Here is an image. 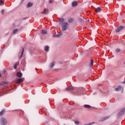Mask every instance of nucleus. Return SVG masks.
Masks as SVG:
<instances>
[{"mask_svg":"<svg viewBox=\"0 0 125 125\" xmlns=\"http://www.w3.org/2000/svg\"><path fill=\"white\" fill-rule=\"evenodd\" d=\"M68 22H64L63 23V25L62 28V31H66L67 29H68Z\"/></svg>","mask_w":125,"mask_h":125,"instance_id":"f257e3e1","label":"nucleus"},{"mask_svg":"<svg viewBox=\"0 0 125 125\" xmlns=\"http://www.w3.org/2000/svg\"><path fill=\"white\" fill-rule=\"evenodd\" d=\"M1 125H5L7 124V122L6 121V119L4 118H2L0 119Z\"/></svg>","mask_w":125,"mask_h":125,"instance_id":"f03ea898","label":"nucleus"},{"mask_svg":"<svg viewBox=\"0 0 125 125\" xmlns=\"http://www.w3.org/2000/svg\"><path fill=\"white\" fill-rule=\"evenodd\" d=\"M120 90H124L122 86H119L118 88H115V91H120Z\"/></svg>","mask_w":125,"mask_h":125,"instance_id":"7ed1b4c3","label":"nucleus"},{"mask_svg":"<svg viewBox=\"0 0 125 125\" xmlns=\"http://www.w3.org/2000/svg\"><path fill=\"white\" fill-rule=\"evenodd\" d=\"M123 29H124V26H120L116 29V31L117 33H119L121 32V30H123Z\"/></svg>","mask_w":125,"mask_h":125,"instance_id":"20e7f679","label":"nucleus"},{"mask_svg":"<svg viewBox=\"0 0 125 125\" xmlns=\"http://www.w3.org/2000/svg\"><path fill=\"white\" fill-rule=\"evenodd\" d=\"M125 109H123L121 110L118 113L119 116H122V115H124V114H125Z\"/></svg>","mask_w":125,"mask_h":125,"instance_id":"39448f33","label":"nucleus"},{"mask_svg":"<svg viewBox=\"0 0 125 125\" xmlns=\"http://www.w3.org/2000/svg\"><path fill=\"white\" fill-rule=\"evenodd\" d=\"M22 82H23V79L22 78H20L17 81L16 83H22Z\"/></svg>","mask_w":125,"mask_h":125,"instance_id":"423d86ee","label":"nucleus"},{"mask_svg":"<svg viewBox=\"0 0 125 125\" xmlns=\"http://www.w3.org/2000/svg\"><path fill=\"white\" fill-rule=\"evenodd\" d=\"M62 35L63 34L61 33L58 35H54V38H60V37H61Z\"/></svg>","mask_w":125,"mask_h":125,"instance_id":"0eeeda50","label":"nucleus"},{"mask_svg":"<svg viewBox=\"0 0 125 125\" xmlns=\"http://www.w3.org/2000/svg\"><path fill=\"white\" fill-rule=\"evenodd\" d=\"M75 88L74 87H68L66 88V90H74Z\"/></svg>","mask_w":125,"mask_h":125,"instance_id":"6e6552de","label":"nucleus"},{"mask_svg":"<svg viewBox=\"0 0 125 125\" xmlns=\"http://www.w3.org/2000/svg\"><path fill=\"white\" fill-rule=\"evenodd\" d=\"M22 73L20 72H18L17 73V76L19 78H21V77H22Z\"/></svg>","mask_w":125,"mask_h":125,"instance_id":"1a4fd4ad","label":"nucleus"},{"mask_svg":"<svg viewBox=\"0 0 125 125\" xmlns=\"http://www.w3.org/2000/svg\"><path fill=\"white\" fill-rule=\"evenodd\" d=\"M83 107H84V108H87V109H90V108H91V106H90V105H88V104H84V105H83Z\"/></svg>","mask_w":125,"mask_h":125,"instance_id":"9d476101","label":"nucleus"},{"mask_svg":"<svg viewBox=\"0 0 125 125\" xmlns=\"http://www.w3.org/2000/svg\"><path fill=\"white\" fill-rule=\"evenodd\" d=\"M41 33L44 35H46V34H47V31L45 30H42L41 31Z\"/></svg>","mask_w":125,"mask_h":125,"instance_id":"9b49d317","label":"nucleus"},{"mask_svg":"<svg viewBox=\"0 0 125 125\" xmlns=\"http://www.w3.org/2000/svg\"><path fill=\"white\" fill-rule=\"evenodd\" d=\"M72 5L73 6V7H75V6H77V5H78V3L77 2H73L72 3Z\"/></svg>","mask_w":125,"mask_h":125,"instance_id":"f8f14e48","label":"nucleus"},{"mask_svg":"<svg viewBox=\"0 0 125 125\" xmlns=\"http://www.w3.org/2000/svg\"><path fill=\"white\" fill-rule=\"evenodd\" d=\"M23 53H24V48H22V51L21 53V56H19V59H21V58H22V56H23Z\"/></svg>","mask_w":125,"mask_h":125,"instance_id":"ddd939ff","label":"nucleus"},{"mask_svg":"<svg viewBox=\"0 0 125 125\" xmlns=\"http://www.w3.org/2000/svg\"><path fill=\"white\" fill-rule=\"evenodd\" d=\"M45 51H49V47L48 46H46L44 48Z\"/></svg>","mask_w":125,"mask_h":125,"instance_id":"4468645a","label":"nucleus"},{"mask_svg":"<svg viewBox=\"0 0 125 125\" xmlns=\"http://www.w3.org/2000/svg\"><path fill=\"white\" fill-rule=\"evenodd\" d=\"M33 6V3H31V2H29L28 4H27V7L29 8V7H31Z\"/></svg>","mask_w":125,"mask_h":125,"instance_id":"2eb2a0df","label":"nucleus"},{"mask_svg":"<svg viewBox=\"0 0 125 125\" xmlns=\"http://www.w3.org/2000/svg\"><path fill=\"white\" fill-rule=\"evenodd\" d=\"M55 65V62H53L51 63V65H50V68H53V67H54Z\"/></svg>","mask_w":125,"mask_h":125,"instance_id":"dca6fc26","label":"nucleus"},{"mask_svg":"<svg viewBox=\"0 0 125 125\" xmlns=\"http://www.w3.org/2000/svg\"><path fill=\"white\" fill-rule=\"evenodd\" d=\"M100 10H101V8L100 7H98L95 9V11L96 12H98L100 11Z\"/></svg>","mask_w":125,"mask_h":125,"instance_id":"f3484780","label":"nucleus"},{"mask_svg":"<svg viewBox=\"0 0 125 125\" xmlns=\"http://www.w3.org/2000/svg\"><path fill=\"white\" fill-rule=\"evenodd\" d=\"M4 112H5V110L4 109H3L0 112V116H2L3 114H4Z\"/></svg>","mask_w":125,"mask_h":125,"instance_id":"a211bd4d","label":"nucleus"},{"mask_svg":"<svg viewBox=\"0 0 125 125\" xmlns=\"http://www.w3.org/2000/svg\"><path fill=\"white\" fill-rule=\"evenodd\" d=\"M74 22V19H70L68 20V23H73Z\"/></svg>","mask_w":125,"mask_h":125,"instance_id":"6ab92c4d","label":"nucleus"},{"mask_svg":"<svg viewBox=\"0 0 125 125\" xmlns=\"http://www.w3.org/2000/svg\"><path fill=\"white\" fill-rule=\"evenodd\" d=\"M18 32V29H16L13 31L12 33L13 34H16Z\"/></svg>","mask_w":125,"mask_h":125,"instance_id":"aec40b11","label":"nucleus"},{"mask_svg":"<svg viewBox=\"0 0 125 125\" xmlns=\"http://www.w3.org/2000/svg\"><path fill=\"white\" fill-rule=\"evenodd\" d=\"M19 65V63H17L14 66V69H17V66Z\"/></svg>","mask_w":125,"mask_h":125,"instance_id":"412c9836","label":"nucleus"},{"mask_svg":"<svg viewBox=\"0 0 125 125\" xmlns=\"http://www.w3.org/2000/svg\"><path fill=\"white\" fill-rule=\"evenodd\" d=\"M104 121H106V120H105V118H104V117L101 118V119L100 120V122H104Z\"/></svg>","mask_w":125,"mask_h":125,"instance_id":"4be33fe9","label":"nucleus"},{"mask_svg":"<svg viewBox=\"0 0 125 125\" xmlns=\"http://www.w3.org/2000/svg\"><path fill=\"white\" fill-rule=\"evenodd\" d=\"M48 9H45V11H44V13L45 14H47V13H48Z\"/></svg>","mask_w":125,"mask_h":125,"instance_id":"5701e85b","label":"nucleus"},{"mask_svg":"<svg viewBox=\"0 0 125 125\" xmlns=\"http://www.w3.org/2000/svg\"><path fill=\"white\" fill-rule=\"evenodd\" d=\"M90 65L93 66V60H91L90 62Z\"/></svg>","mask_w":125,"mask_h":125,"instance_id":"b1692460","label":"nucleus"},{"mask_svg":"<svg viewBox=\"0 0 125 125\" xmlns=\"http://www.w3.org/2000/svg\"><path fill=\"white\" fill-rule=\"evenodd\" d=\"M116 52H121V49H116Z\"/></svg>","mask_w":125,"mask_h":125,"instance_id":"393cba45","label":"nucleus"},{"mask_svg":"<svg viewBox=\"0 0 125 125\" xmlns=\"http://www.w3.org/2000/svg\"><path fill=\"white\" fill-rule=\"evenodd\" d=\"M104 118V119L106 121V120H108V119H109L110 118V116H106V117H105Z\"/></svg>","mask_w":125,"mask_h":125,"instance_id":"a878e982","label":"nucleus"},{"mask_svg":"<svg viewBox=\"0 0 125 125\" xmlns=\"http://www.w3.org/2000/svg\"><path fill=\"white\" fill-rule=\"evenodd\" d=\"M75 124H76V125H79V124H80V122H79V121H75Z\"/></svg>","mask_w":125,"mask_h":125,"instance_id":"bb28decb","label":"nucleus"},{"mask_svg":"<svg viewBox=\"0 0 125 125\" xmlns=\"http://www.w3.org/2000/svg\"><path fill=\"white\" fill-rule=\"evenodd\" d=\"M1 13H2V14H4V9L2 10L1 11Z\"/></svg>","mask_w":125,"mask_h":125,"instance_id":"cd10ccee","label":"nucleus"},{"mask_svg":"<svg viewBox=\"0 0 125 125\" xmlns=\"http://www.w3.org/2000/svg\"><path fill=\"white\" fill-rule=\"evenodd\" d=\"M3 3H3V1H1V0L0 1V5H1V4H3Z\"/></svg>","mask_w":125,"mask_h":125,"instance_id":"c85d7f7f","label":"nucleus"},{"mask_svg":"<svg viewBox=\"0 0 125 125\" xmlns=\"http://www.w3.org/2000/svg\"><path fill=\"white\" fill-rule=\"evenodd\" d=\"M60 21V22H63L64 21V19H61Z\"/></svg>","mask_w":125,"mask_h":125,"instance_id":"c756f323","label":"nucleus"},{"mask_svg":"<svg viewBox=\"0 0 125 125\" xmlns=\"http://www.w3.org/2000/svg\"><path fill=\"white\" fill-rule=\"evenodd\" d=\"M52 1H53V0H49L50 3H52Z\"/></svg>","mask_w":125,"mask_h":125,"instance_id":"7c9ffc66","label":"nucleus"},{"mask_svg":"<svg viewBox=\"0 0 125 125\" xmlns=\"http://www.w3.org/2000/svg\"><path fill=\"white\" fill-rule=\"evenodd\" d=\"M122 83H125V81H123V82H122Z\"/></svg>","mask_w":125,"mask_h":125,"instance_id":"2f4dec72","label":"nucleus"},{"mask_svg":"<svg viewBox=\"0 0 125 125\" xmlns=\"http://www.w3.org/2000/svg\"><path fill=\"white\" fill-rule=\"evenodd\" d=\"M1 77V74L0 73V78Z\"/></svg>","mask_w":125,"mask_h":125,"instance_id":"473e14b6","label":"nucleus"},{"mask_svg":"<svg viewBox=\"0 0 125 125\" xmlns=\"http://www.w3.org/2000/svg\"><path fill=\"white\" fill-rule=\"evenodd\" d=\"M21 1H22V2H23V1H24V0H22Z\"/></svg>","mask_w":125,"mask_h":125,"instance_id":"72a5a7b5","label":"nucleus"}]
</instances>
